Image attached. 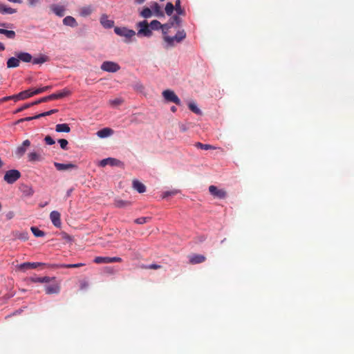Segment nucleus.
Here are the masks:
<instances>
[{
    "mask_svg": "<svg viewBox=\"0 0 354 354\" xmlns=\"http://www.w3.org/2000/svg\"><path fill=\"white\" fill-rule=\"evenodd\" d=\"M185 37H186L185 31L184 30H180L176 32V34L174 37L165 36L164 40L167 44V45L169 46H174V41H176L177 43H180L184 39H185Z\"/></svg>",
    "mask_w": 354,
    "mask_h": 354,
    "instance_id": "f257e3e1",
    "label": "nucleus"
},
{
    "mask_svg": "<svg viewBox=\"0 0 354 354\" xmlns=\"http://www.w3.org/2000/svg\"><path fill=\"white\" fill-rule=\"evenodd\" d=\"M137 27L139 28L137 35L139 37H149L152 35L149 25L146 20L140 21L137 24Z\"/></svg>",
    "mask_w": 354,
    "mask_h": 354,
    "instance_id": "f03ea898",
    "label": "nucleus"
},
{
    "mask_svg": "<svg viewBox=\"0 0 354 354\" xmlns=\"http://www.w3.org/2000/svg\"><path fill=\"white\" fill-rule=\"evenodd\" d=\"M162 95L167 102H173L175 103L177 105L181 104V101L179 99V97L176 95L174 91L167 89L162 91Z\"/></svg>",
    "mask_w": 354,
    "mask_h": 354,
    "instance_id": "7ed1b4c3",
    "label": "nucleus"
},
{
    "mask_svg": "<svg viewBox=\"0 0 354 354\" xmlns=\"http://www.w3.org/2000/svg\"><path fill=\"white\" fill-rule=\"evenodd\" d=\"M21 177V173L17 169L8 170L6 172L3 179L9 184H12Z\"/></svg>",
    "mask_w": 354,
    "mask_h": 354,
    "instance_id": "20e7f679",
    "label": "nucleus"
},
{
    "mask_svg": "<svg viewBox=\"0 0 354 354\" xmlns=\"http://www.w3.org/2000/svg\"><path fill=\"white\" fill-rule=\"evenodd\" d=\"M100 68L104 71L115 73L120 69V66L116 62L105 61L102 64Z\"/></svg>",
    "mask_w": 354,
    "mask_h": 354,
    "instance_id": "39448f33",
    "label": "nucleus"
},
{
    "mask_svg": "<svg viewBox=\"0 0 354 354\" xmlns=\"http://www.w3.org/2000/svg\"><path fill=\"white\" fill-rule=\"evenodd\" d=\"M114 32L118 35L125 37L127 39H130L132 37L136 35V32L133 30L128 29L127 28L122 27H115L114 28Z\"/></svg>",
    "mask_w": 354,
    "mask_h": 354,
    "instance_id": "423d86ee",
    "label": "nucleus"
},
{
    "mask_svg": "<svg viewBox=\"0 0 354 354\" xmlns=\"http://www.w3.org/2000/svg\"><path fill=\"white\" fill-rule=\"evenodd\" d=\"M122 259L120 257H96L93 262L97 264L100 263H115L122 262Z\"/></svg>",
    "mask_w": 354,
    "mask_h": 354,
    "instance_id": "0eeeda50",
    "label": "nucleus"
},
{
    "mask_svg": "<svg viewBox=\"0 0 354 354\" xmlns=\"http://www.w3.org/2000/svg\"><path fill=\"white\" fill-rule=\"evenodd\" d=\"M209 192L212 196L218 198L222 199L227 196V192L225 189H219L214 185H210L209 187Z\"/></svg>",
    "mask_w": 354,
    "mask_h": 354,
    "instance_id": "6e6552de",
    "label": "nucleus"
},
{
    "mask_svg": "<svg viewBox=\"0 0 354 354\" xmlns=\"http://www.w3.org/2000/svg\"><path fill=\"white\" fill-rule=\"evenodd\" d=\"M48 265L49 264H46V263H39V262H33V263L26 262V263H23L20 264L19 268L21 270H27V269H35V268H37L38 266H45L47 268H48ZM49 268H50V267H49Z\"/></svg>",
    "mask_w": 354,
    "mask_h": 354,
    "instance_id": "1a4fd4ad",
    "label": "nucleus"
},
{
    "mask_svg": "<svg viewBox=\"0 0 354 354\" xmlns=\"http://www.w3.org/2000/svg\"><path fill=\"white\" fill-rule=\"evenodd\" d=\"M30 142L28 140H24L21 145L17 147L15 151L16 156L18 158L22 157L25 154L27 147H30Z\"/></svg>",
    "mask_w": 354,
    "mask_h": 354,
    "instance_id": "9d476101",
    "label": "nucleus"
},
{
    "mask_svg": "<svg viewBox=\"0 0 354 354\" xmlns=\"http://www.w3.org/2000/svg\"><path fill=\"white\" fill-rule=\"evenodd\" d=\"M111 166H120L122 165V162L118 159L113 158H108L101 160L100 166L105 167L106 165Z\"/></svg>",
    "mask_w": 354,
    "mask_h": 354,
    "instance_id": "9b49d317",
    "label": "nucleus"
},
{
    "mask_svg": "<svg viewBox=\"0 0 354 354\" xmlns=\"http://www.w3.org/2000/svg\"><path fill=\"white\" fill-rule=\"evenodd\" d=\"M70 94L71 91L67 88H64L61 91L48 95V98H50V100H54L63 98L64 97L69 95Z\"/></svg>",
    "mask_w": 354,
    "mask_h": 354,
    "instance_id": "f8f14e48",
    "label": "nucleus"
},
{
    "mask_svg": "<svg viewBox=\"0 0 354 354\" xmlns=\"http://www.w3.org/2000/svg\"><path fill=\"white\" fill-rule=\"evenodd\" d=\"M60 291L59 284L55 282L53 284L47 285L45 286V292L48 295L57 294Z\"/></svg>",
    "mask_w": 354,
    "mask_h": 354,
    "instance_id": "ddd939ff",
    "label": "nucleus"
},
{
    "mask_svg": "<svg viewBox=\"0 0 354 354\" xmlns=\"http://www.w3.org/2000/svg\"><path fill=\"white\" fill-rule=\"evenodd\" d=\"M61 215L59 214V212H58L57 211H53L50 212V218L53 223V224L57 227H59L61 226Z\"/></svg>",
    "mask_w": 354,
    "mask_h": 354,
    "instance_id": "4468645a",
    "label": "nucleus"
},
{
    "mask_svg": "<svg viewBox=\"0 0 354 354\" xmlns=\"http://www.w3.org/2000/svg\"><path fill=\"white\" fill-rule=\"evenodd\" d=\"M85 264L82 263L74 264H52L48 265L50 268H77L84 266Z\"/></svg>",
    "mask_w": 354,
    "mask_h": 354,
    "instance_id": "2eb2a0df",
    "label": "nucleus"
},
{
    "mask_svg": "<svg viewBox=\"0 0 354 354\" xmlns=\"http://www.w3.org/2000/svg\"><path fill=\"white\" fill-rule=\"evenodd\" d=\"M15 56L17 57L19 59V62L21 61L23 62L28 63L32 62V55L26 52H18L15 53Z\"/></svg>",
    "mask_w": 354,
    "mask_h": 354,
    "instance_id": "dca6fc26",
    "label": "nucleus"
},
{
    "mask_svg": "<svg viewBox=\"0 0 354 354\" xmlns=\"http://www.w3.org/2000/svg\"><path fill=\"white\" fill-rule=\"evenodd\" d=\"M100 24L105 28H111L114 26V21L111 19H109L108 16L105 14L101 16Z\"/></svg>",
    "mask_w": 354,
    "mask_h": 354,
    "instance_id": "f3484780",
    "label": "nucleus"
},
{
    "mask_svg": "<svg viewBox=\"0 0 354 354\" xmlns=\"http://www.w3.org/2000/svg\"><path fill=\"white\" fill-rule=\"evenodd\" d=\"M54 165L58 171H65L77 167V166L73 163L63 164L55 162H54Z\"/></svg>",
    "mask_w": 354,
    "mask_h": 354,
    "instance_id": "a211bd4d",
    "label": "nucleus"
},
{
    "mask_svg": "<svg viewBox=\"0 0 354 354\" xmlns=\"http://www.w3.org/2000/svg\"><path fill=\"white\" fill-rule=\"evenodd\" d=\"M33 283H50L55 280V277H31L29 279Z\"/></svg>",
    "mask_w": 354,
    "mask_h": 354,
    "instance_id": "6ab92c4d",
    "label": "nucleus"
},
{
    "mask_svg": "<svg viewBox=\"0 0 354 354\" xmlns=\"http://www.w3.org/2000/svg\"><path fill=\"white\" fill-rule=\"evenodd\" d=\"M206 258L202 254H194L189 257V262L192 264H198L205 261Z\"/></svg>",
    "mask_w": 354,
    "mask_h": 354,
    "instance_id": "aec40b11",
    "label": "nucleus"
},
{
    "mask_svg": "<svg viewBox=\"0 0 354 354\" xmlns=\"http://www.w3.org/2000/svg\"><path fill=\"white\" fill-rule=\"evenodd\" d=\"M151 10L153 11L154 15L158 17H163L165 16L163 11L160 8V6L156 2H154L151 5Z\"/></svg>",
    "mask_w": 354,
    "mask_h": 354,
    "instance_id": "412c9836",
    "label": "nucleus"
},
{
    "mask_svg": "<svg viewBox=\"0 0 354 354\" xmlns=\"http://www.w3.org/2000/svg\"><path fill=\"white\" fill-rule=\"evenodd\" d=\"M133 187L138 193H144L146 191L145 185L138 180H133Z\"/></svg>",
    "mask_w": 354,
    "mask_h": 354,
    "instance_id": "4be33fe9",
    "label": "nucleus"
},
{
    "mask_svg": "<svg viewBox=\"0 0 354 354\" xmlns=\"http://www.w3.org/2000/svg\"><path fill=\"white\" fill-rule=\"evenodd\" d=\"M48 61H49V57L46 55H40L35 58L32 57V63L33 64H42Z\"/></svg>",
    "mask_w": 354,
    "mask_h": 354,
    "instance_id": "5701e85b",
    "label": "nucleus"
},
{
    "mask_svg": "<svg viewBox=\"0 0 354 354\" xmlns=\"http://www.w3.org/2000/svg\"><path fill=\"white\" fill-rule=\"evenodd\" d=\"M113 131L110 128H104L97 132V136L101 138H106L112 135Z\"/></svg>",
    "mask_w": 354,
    "mask_h": 354,
    "instance_id": "b1692460",
    "label": "nucleus"
},
{
    "mask_svg": "<svg viewBox=\"0 0 354 354\" xmlns=\"http://www.w3.org/2000/svg\"><path fill=\"white\" fill-rule=\"evenodd\" d=\"M28 160L29 162H37L42 160L41 156L35 151H32L28 154Z\"/></svg>",
    "mask_w": 354,
    "mask_h": 354,
    "instance_id": "393cba45",
    "label": "nucleus"
},
{
    "mask_svg": "<svg viewBox=\"0 0 354 354\" xmlns=\"http://www.w3.org/2000/svg\"><path fill=\"white\" fill-rule=\"evenodd\" d=\"M33 95H35V94H33V89H28L19 93L17 94V97H19L20 100H26Z\"/></svg>",
    "mask_w": 354,
    "mask_h": 354,
    "instance_id": "a878e982",
    "label": "nucleus"
},
{
    "mask_svg": "<svg viewBox=\"0 0 354 354\" xmlns=\"http://www.w3.org/2000/svg\"><path fill=\"white\" fill-rule=\"evenodd\" d=\"M63 24L65 26H68L71 27H76L77 26V23L75 19L71 16H67L63 19Z\"/></svg>",
    "mask_w": 354,
    "mask_h": 354,
    "instance_id": "bb28decb",
    "label": "nucleus"
},
{
    "mask_svg": "<svg viewBox=\"0 0 354 354\" xmlns=\"http://www.w3.org/2000/svg\"><path fill=\"white\" fill-rule=\"evenodd\" d=\"M19 59L17 57H12L9 58L6 63L7 67L9 68L18 67L19 66Z\"/></svg>",
    "mask_w": 354,
    "mask_h": 354,
    "instance_id": "cd10ccee",
    "label": "nucleus"
},
{
    "mask_svg": "<svg viewBox=\"0 0 354 354\" xmlns=\"http://www.w3.org/2000/svg\"><path fill=\"white\" fill-rule=\"evenodd\" d=\"M17 12V10L14 8L8 7L3 3H0V13L5 15V14H14Z\"/></svg>",
    "mask_w": 354,
    "mask_h": 354,
    "instance_id": "c85d7f7f",
    "label": "nucleus"
},
{
    "mask_svg": "<svg viewBox=\"0 0 354 354\" xmlns=\"http://www.w3.org/2000/svg\"><path fill=\"white\" fill-rule=\"evenodd\" d=\"M52 10L56 15L59 17H63L65 14V8L62 6L54 5L52 7Z\"/></svg>",
    "mask_w": 354,
    "mask_h": 354,
    "instance_id": "c756f323",
    "label": "nucleus"
},
{
    "mask_svg": "<svg viewBox=\"0 0 354 354\" xmlns=\"http://www.w3.org/2000/svg\"><path fill=\"white\" fill-rule=\"evenodd\" d=\"M80 15L82 16V17H87V16H89L92 12H93V8H92V6H84V7H82L80 10Z\"/></svg>",
    "mask_w": 354,
    "mask_h": 354,
    "instance_id": "7c9ffc66",
    "label": "nucleus"
},
{
    "mask_svg": "<svg viewBox=\"0 0 354 354\" xmlns=\"http://www.w3.org/2000/svg\"><path fill=\"white\" fill-rule=\"evenodd\" d=\"M55 131L57 132H66L68 133L71 131V129L68 124L63 123V124H58L55 127Z\"/></svg>",
    "mask_w": 354,
    "mask_h": 354,
    "instance_id": "2f4dec72",
    "label": "nucleus"
},
{
    "mask_svg": "<svg viewBox=\"0 0 354 354\" xmlns=\"http://www.w3.org/2000/svg\"><path fill=\"white\" fill-rule=\"evenodd\" d=\"M14 236L16 239L22 240V241H26L28 239V232L26 231L23 232H15L14 233Z\"/></svg>",
    "mask_w": 354,
    "mask_h": 354,
    "instance_id": "473e14b6",
    "label": "nucleus"
},
{
    "mask_svg": "<svg viewBox=\"0 0 354 354\" xmlns=\"http://www.w3.org/2000/svg\"><path fill=\"white\" fill-rule=\"evenodd\" d=\"M114 205L118 208H123L131 205V203L127 201H123L121 199H116L114 201Z\"/></svg>",
    "mask_w": 354,
    "mask_h": 354,
    "instance_id": "72a5a7b5",
    "label": "nucleus"
},
{
    "mask_svg": "<svg viewBox=\"0 0 354 354\" xmlns=\"http://www.w3.org/2000/svg\"><path fill=\"white\" fill-rule=\"evenodd\" d=\"M0 34L6 35L8 39H15L16 36L15 31L6 30L4 28H0Z\"/></svg>",
    "mask_w": 354,
    "mask_h": 354,
    "instance_id": "f704fd0d",
    "label": "nucleus"
},
{
    "mask_svg": "<svg viewBox=\"0 0 354 354\" xmlns=\"http://www.w3.org/2000/svg\"><path fill=\"white\" fill-rule=\"evenodd\" d=\"M175 10L178 15H185V11L180 6V0H176L175 3Z\"/></svg>",
    "mask_w": 354,
    "mask_h": 354,
    "instance_id": "c9c22d12",
    "label": "nucleus"
},
{
    "mask_svg": "<svg viewBox=\"0 0 354 354\" xmlns=\"http://www.w3.org/2000/svg\"><path fill=\"white\" fill-rule=\"evenodd\" d=\"M195 146L198 148V149H204V150H209V149H216L215 147L211 145H207V144H203L201 142H196L195 144Z\"/></svg>",
    "mask_w": 354,
    "mask_h": 354,
    "instance_id": "e433bc0d",
    "label": "nucleus"
},
{
    "mask_svg": "<svg viewBox=\"0 0 354 354\" xmlns=\"http://www.w3.org/2000/svg\"><path fill=\"white\" fill-rule=\"evenodd\" d=\"M189 109L197 115H201L202 112L199 108L196 106L195 102H189L188 104Z\"/></svg>",
    "mask_w": 354,
    "mask_h": 354,
    "instance_id": "4c0bfd02",
    "label": "nucleus"
},
{
    "mask_svg": "<svg viewBox=\"0 0 354 354\" xmlns=\"http://www.w3.org/2000/svg\"><path fill=\"white\" fill-rule=\"evenodd\" d=\"M30 230L36 237H42L45 235L44 232L40 230L37 227H31Z\"/></svg>",
    "mask_w": 354,
    "mask_h": 354,
    "instance_id": "58836bf2",
    "label": "nucleus"
},
{
    "mask_svg": "<svg viewBox=\"0 0 354 354\" xmlns=\"http://www.w3.org/2000/svg\"><path fill=\"white\" fill-rule=\"evenodd\" d=\"M152 10L147 7L144 8L142 12H140V15L144 18H149L152 16Z\"/></svg>",
    "mask_w": 354,
    "mask_h": 354,
    "instance_id": "ea45409f",
    "label": "nucleus"
},
{
    "mask_svg": "<svg viewBox=\"0 0 354 354\" xmlns=\"http://www.w3.org/2000/svg\"><path fill=\"white\" fill-rule=\"evenodd\" d=\"M149 25L151 30H157L160 29V28L162 27V24L158 20L151 21L150 24H149Z\"/></svg>",
    "mask_w": 354,
    "mask_h": 354,
    "instance_id": "a19ab883",
    "label": "nucleus"
},
{
    "mask_svg": "<svg viewBox=\"0 0 354 354\" xmlns=\"http://www.w3.org/2000/svg\"><path fill=\"white\" fill-rule=\"evenodd\" d=\"M169 24H173V26H179L181 24V19L180 17L177 15H174L172 17L170 18L169 21H168Z\"/></svg>",
    "mask_w": 354,
    "mask_h": 354,
    "instance_id": "79ce46f5",
    "label": "nucleus"
},
{
    "mask_svg": "<svg viewBox=\"0 0 354 354\" xmlns=\"http://www.w3.org/2000/svg\"><path fill=\"white\" fill-rule=\"evenodd\" d=\"M51 88H52V86H46L44 87L37 88V89H34L33 94H35V95H38V94L42 93L44 92H46Z\"/></svg>",
    "mask_w": 354,
    "mask_h": 354,
    "instance_id": "37998d69",
    "label": "nucleus"
},
{
    "mask_svg": "<svg viewBox=\"0 0 354 354\" xmlns=\"http://www.w3.org/2000/svg\"><path fill=\"white\" fill-rule=\"evenodd\" d=\"M174 9L175 6L173 5V3L168 2L165 6V12L167 15L170 16L173 13Z\"/></svg>",
    "mask_w": 354,
    "mask_h": 354,
    "instance_id": "c03bdc74",
    "label": "nucleus"
},
{
    "mask_svg": "<svg viewBox=\"0 0 354 354\" xmlns=\"http://www.w3.org/2000/svg\"><path fill=\"white\" fill-rule=\"evenodd\" d=\"M178 193V191L176 190V189L171 190V191H167L162 194V198H167V197L174 196V195L177 194Z\"/></svg>",
    "mask_w": 354,
    "mask_h": 354,
    "instance_id": "a18cd8bd",
    "label": "nucleus"
},
{
    "mask_svg": "<svg viewBox=\"0 0 354 354\" xmlns=\"http://www.w3.org/2000/svg\"><path fill=\"white\" fill-rule=\"evenodd\" d=\"M140 268L142 269H153V270H157L161 268L160 265H158L156 263H152L150 265H142L140 266Z\"/></svg>",
    "mask_w": 354,
    "mask_h": 354,
    "instance_id": "49530a36",
    "label": "nucleus"
},
{
    "mask_svg": "<svg viewBox=\"0 0 354 354\" xmlns=\"http://www.w3.org/2000/svg\"><path fill=\"white\" fill-rule=\"evenodd\" d=\"M171 27H173V24H169L167 22V24H162L160 29H162V33L166 35Z\"/></svg>",
    "mask_w": 354,
    "mask_h": 354,
    "instance_id": "de8ad7c7",
    "label": "nucleus"
},
{
    "mask_svg": "<svg viewBox=\"0 0 354 354\" xmlns=\"http://www.w3.org/2000/svg\"><path fill=\"white\" fill-rule=\"evenodd\" d=\"M150 219H151L150 217H140V218H136L134 222L137 224L142 225V224L147 223L148 221H150Z\"/></svg>",
    "mask_w": 354,
    "mask_h": 354,
    "instance_id": "09e8293b",
    "label": "nucleus"
},
{
    "mask_svg": "<svg viewBox=\"0 0 354 354\" xmlns=\"http://www.w3.org/2000/svg\"><path fill=\"white\" fill-rule=\"evenodd\" d=\"M57 111H58L57 109H52L50 111H48L44 112L42 113L36 115V118H41V117L50 115H51L53 113H57Z\"/></svg>",
    "mask_w": 354,
    "mask_h": 354,
    "instance_id": "8fccbe9b",
    "label": "nucleus"
},
{
    "mask_svg": "<svg viewBox=\"0 0 354 354\" xmlns=\"http://www.w3.org/2000/svg\"><path fill=\"white\" fill-rule=\"evenodd\" d=\"M57 111H58L57 109H52L50 111H48L44 112L42 113L36 115V118H41V117L50 115H51L53 113H57Z\"/></svg>",
    "mask_w": 354,
    "mask_h": 354,
    "instance_id": "3c124183",
    "label": "nucleus"
},
{
    "mask_svg": "<svg viewBox=\"0 0 354 354\" xmlns=\"http://www.w3.org/2000/svg\"><path fill=\"white\" fill-rule=\"evenodd\" d=\"M48 101H50V98H48V95L46 96V97H41L39 100H36V101L32 102V106H33V105H36V104H40L41 102H46Z\"/></svg>",
    "mask_w": 354,
    "mask_h": 354,
    "instance_id": "603ef678",
    "label": "nucleus"
},
{
    "mask_svg": "<svg viewBox=\"0 0 354 354\" xmlns=\"http://www.w3.org/2000/svg\"><path fill=\"white\" fill-rule=\"evenodd\" d=\"M88 281L83 279L80 281V286L81 290H85L88 287Z\"/></svg>",
    "mask_w": 354,
    "mask_h": 354,
    "instance_id": "864d4df0",
    "label": "nucleus"
},
{
    "mask_svg": "<svg viewBox=\"0 0 354 354\" xmlns=\"http://www.w3.org/2000/svg\"><path fill=\"white\" fill-rule=\"evenodd\" d=\"M59 145H60V147L62 149H67V145H68V141L66 140V139H59L58 140Z\"/></svg>",
    "mask_w": 354,
    "mask_h": 354,
    "instance_id": "5fc2aeb1",
    "label": "nucleus"
},
{
    "mask_svg": "<svg viewBox=\"0 0 354 354\" xmlns=\"http://www.w3.org/2000/svg\"><path fill=\"white\" fill-rule=\"evenodd\" d=\"M44 140L46 143L48 145H52L55 144V140L50 136H46L44 138Z\"/></svg>",
    "mask_w": 354,
    "mask_h": 354,
    "instance_id": "6e6d98bb",
    "label": "nucleus"
},
{
    "mask_svg": "<svg viewBox=\"0 0 354 354\" xmlns=\"http://www.w3.org/2000/svg\"><path fill=\"white\" fill-rule=\"evenodd\" d=\"M32 106V103H28V104H24V106H22L21 107L19 108L18 109H17V111H15L16 113H19V112H21L26 109H28L30 108V106Z\"/></svg>",
    "mask_w": 354,
    "mask_h": 354,
    "instance_id": "4d7b16f0",
    "label": "nucleus"
},
{
    "mask_svg": "<svg viewBox=\"0 0 354 354\" xmlns=\"http://www.w3.org/2000/svg\"><path fill=\"white\" fill-rule=\"evenodd\" d=\"M110 104L113 106L119 105L122 103V100L120 99H115L109 101Z\"/></svg>",
    "mask_w": 354,
    "mask_h": 354,
    "instance_id": "13d9d810",
    "label": "nucleus"
},
{
    "mask_svg": "<svg viewBox=\"0 0 354 354\" xmlns=\"http://www.w3.org/2000/svg\"><path fill=\"white\" fill-rule=\"evenodd\" d=\"M39 118H36V115L35 116H32V117H27V118H22V119H20L18 122H24V121H30L32 120H34V119H39Z\"/></svg>",
    "mask_w": 354,
    "mask_h": 354,
    "instance_id": "bf43d9fd",
    "label": "nucleus"
},
{
    "mask_svg": "<svg viewBox=\"0 0 354 354\" xmlns=\"http://www.w3.org/2000/svg\"><path fill=\"white\" fill-rule=\"evenodd\" d=\"M39 0H28V3L30 6H35Z\"/></svg>",
    "mask_w": 354,
    "mask_h": 354,
    "instance_id": "052dcab7",
    "label": "nucleus"
},
{
    "mask_svg": "<svg viewBox=\"0 0 354 354\" xmlns=\"http://www.w3.org/2000/svg\"><path fill=\"white\" fill-rule=\"evenodd\" d=\"M8 98H11L12 100H14L15 101H17V100H20L19 97H17V95H11V96H8Z\"/></svg>",
    "mask_w": 354,
    "mask_h": 354,
    "instance_id": "680f3d73",
    "label": "nucleus"
},
{
    "mask_svg": "<svg viewBox=\"0 0 354 354\" xmlns=\"http://www.w3.org/2000/svg\"><path fill=\"white\" fill-rule=\"evenodd\" d=\"M4 50H5V46L3 45V44L0 42V51H3Z\"/></svg>",
    "mask_w": 354,
    "mask_h": 354,
    "instance_id": "e2e57ef3",
    "label": "nucleus"
},
{
    "mask_svg": "<svg viewBox=\"0 0 354 354\" xmlns=\"http://www.w3.org/2000/svg\"><path fill=\"white\" fill-rule=\"evenodd\" d=\"M1 26L4 28H8L10 26V24L6 23H2Z\"/></svg>",
    "mask_w": 354,
    "mask_h": 354,
    "instance_id": "0e129e2a",
    "label": "nucleus"
},
{
    "mask_svg": "<svg viewBox=\"0 0 354 354\" xmlns=\"http://www.w3.org/2000/svg\"><path fill=\"white\" fill-rule=\"evenodd\" d=\"M135 1L138 4H142L145 1V0H135Z\"/></svg>",
    "mask_w": 354,
    "mask_h": 354,
    "instance_id": "69168bd1",
    "label": "nucleus"
},
{
    "mask_svg": "<svg viewBox=\"0 0 354 354\" xmlns=\"http://www.w3.org/2000/svg\"><path fill=\"white\" fill-rule=\"evenodd\" d=\"M171 111L173 112V113H175L176 111H177V109L176 106H173L171 107Z\"/></svg>",
    "mask_w": 354,
    "mask_h": 354,
    "instance_id": "338daca9",
    "label": "nucleus"
},
{
    "mask_svg": "<svg viewBox=\"0 0 354 354\" xmlns=\"http://www.w3.org/2000/svg\"><path fill=\"white\" fill-rule=\"evenodd\" d=\"M71 192H72V189H69V190L67 192V194H66L67 196H69L71 195Z\"/></svg>",
    "mask_w": 354,
    "mask_h": 354,
    "instance_id": "774afa93",
    "label": "nucleus"
}]
</instances>
